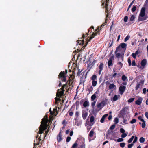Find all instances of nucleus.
Listing matches in <instances>:
<instances>
[{
	"label": "nucleus",
	"instance_id": "24",
	"mask_svg": "<svg viewBox=\"0 0 148 148\" xmlns=\"http://www.w3.org/2000/svg\"><path fill=\"white\" fill-rule=\"evenodd\" d=\"M97 35L95 33H93V34L91 36L90 38H89L90 39H89V40L87 42V43H88V42L89 41H90V40H91V39H92L94 37Z\"/></svg>",
	"mask_w": 148,
	"mask_h": 148
},
{
	"label": "nucleus",
	"instance_id": "22",
	"mask_svg": "<svg viewBox=\"0 0 148 148\" xmlns=\"http://www.w3.org/2000/svg\"><path fill=\"white\" fill-rule=\"evenodd\" d=\"M60 134L61 132H60L59 134L57 136V140L59 142L61 141L62 140L61 135Z\"/></svg>",
	"mask_w": 148,
	"mask_h": 148
},
{
	"label": "nucleus",
	"instance_id": "10",
	"mask_svg": "<svg viewBox=\"0 0 148 148\" xmlns=\"http://www.w3.org/2000/svg\"><path fill=\"white\" fill-rule=\"evenodd\" d=\"M99 91L97 90L91 97V99L92 101H93L97 97V95L98 94Z\"/></svg>",
	"mask_w": 148,
	"mask_h": 148
},
{
	"label": "nucleus",
	"instance_id": "38",
	"mask_svg": "<svg viewBox=\"0 0 148 148\" xmlns=\"http://www.w3.org/2000/svg\"><path fill=\"white\" fill-rule=\"evenodd\" d=\"M125 144L124 143H121L120 144V146L122 148L124 147L125 146Z\"/></svg>",
	"mask_w": 148,
	"mask_h": 148
},
{
	"label": "nucleus",
	"instance_id": "34",
	"mask_svg": "<svg viewBox=\"0 0 148 148\" xmlns=\"http://www.w3.org/2000/svg\"><path fill=\"white\" fill-rule=\"evenodd\" d=\"M130 38V36L129 35H127L125 38L124 41L126 42L127 40H128Z\"/></svg>",
	"mask_w": 148,
	"mask_h": 148
},
{
	"label": "nucleus",
	"instance_id": "61",
	"mask_svg": "<svg viewBox=\"0 0 148 148\" xmlns=\"http://www.w3.org/2000/svg\"><path fill=\"white\" fill-rule=\"evenodd\" d=\"M73 113L72 112H69V114L70 116H71L73 115Z\"/></svg>",
	"mask_w": 148,
	"mask_h": 148
},
{
	"label": "nucleus",
	"instance_id": "21",
	"mask_svg": "<svg viewBox=\"0 0 148 148\" xmlns=\"http://www.w3.org/2000/svg\"><path fill=\"white\" fill-rule=\"evenodd\" d=\"M119 46L122 49H125L127 45L125 43H121Z\"/></svg>",
	"mask_w": 148,
	"mask_h": 148
},
{
	"label": "nucleus",
	"instance_id": "41",
	"mask_svg": "<svg viewBox=\"0 0 148 148\" xmlns=\"http://www.w3.org/2000/svg\"><path fill=\"white\" fill-rule=\"evenodd\" d=\"M143 123L142 124V127L143 128H144L145 126V121H142Z\"/></svg>",
	"mask_w": 148,
	"mask_h": 148
},
{
	"label": "nucleus",
	"instance_id": "44",
	"mask_svg": "<svg viewBox=\"0 0 148 148\" xmlns=\"http://www.w3.org/2000/svg\"><path fill=\"white\" fill-rule=\"evenodd\" d=\"M128 62L129 64V66H130L131 65V60L130 58H128Z\"/></svg>",
	"mask_w": 148,
	"mask_h": 148
},
{
	"label": "nucleus",
	"instance_id": "36",
	"mask_svg": "<svg viewBox=\"0 0 148 148\" xmlns=\"http://www.w3.org/2000/svg\"><path fill=\"white\" fill-rule=\"evenodd\" d=\"M135 18V16L134 15H132L131 16L130 18V21H133Z\"/></svg>",
	"mask_w": 148,
	"mask_h": 148
},
{
	"label": "nucleus",
	"instance_id": "18",
	"mask_svg": "<svg viewBox=\"0 0 148 148\" xmlns=\"http://www.w3.org/2000/svg\"><path fill=\"white\" fill-rule=\"evenodd\" d=\"M125 50L123 51L122 50V49L119 46L117 48L116 50L115 51V53L119 52H124Z\"/></svg>",
	"mask_w": 148,
	"mask_h": 148
},
{
	"label": "nucleus",
	"instance_id": "50",
	"mask_svg": "<svg viewBox=\"0 0 148 148\" xmlns=\"http://www.w3.org/2000/svg\"><path fill=\"white\" fill-rule=\"evenodd\" d=\"M96 101H95L93 102H92L91 103V106L92 107H94L95 106V105L96 103Z\"/></svg>",
	"mask_w": 148,
	"mask_h": 148
},
{
	"label": "nucleus",
	"instance_id": "14",
	"mask_svg": "<svg viewBox=\"0 0 148 148\" xmlns=\"http://www.w3.org/2000/svg\"><path fill=\"white\" fill-rule=\"evenodd\" d=\"M114 60V57L112 56L109 59L108 64L109 66H110L112 65V60Z\"/></svg>",
	"mask_w": 148,
	"mask_h": 148
},
{
	"label": "nucleus",
	"instance_id": "60",
	"mask_svg": "<svg viewBox=\"0 0 148 148\" xmlns=\"http://www.w3.org/2000/svg\"><path fill=\"white\" fill-rule=\"evenodd\" d=\"M146 89L145 88H144L143 89V93H144V94H145L146 92Z\"/></svg>",
	"mask_w": 148,
	"mask_h": 148
},
{
	"label": "nucleus",
	"instance_id": "12",
	"mask_svg": "<svg viewBox=\"0 0 148 148\" xmlns=\"http://www.w3.org/2000/svg\"><path fill=\"white\" fill-rule=\"evenodd\" d=\"M144 81H141L139 83H138L136 87V90H138L139 88H141L142 84H143Z\"/></svg>",
	"mask_w": 148,
	"mask_h": 148
},
{
	"label": "nucleus",
	"instance_id": "19",
	"mask_svg": "<svg viewBox=\"0 0 148 148\" xmlns=\"http://www.w3.org/2000/svg\"><path fill=\"white\" fill-rule=\"evenodd\" d=\"M142 101V99L141 97L139 98L136 101V104L137 105H140Z\"/></svg>",
	"mask_w": 148,
	"mask_h": 148
},
{
	"label": "nucleus",
	"instance_id": "46",
	"mask_svg": "<svg viewBox=\"0 0 148 148\" xmlns=\"http://www.w3.org/2000/svg\"><path fill=\"white\" fill-rule=\"evenodd\" d=\"M136 9V7L135 6H134L132 9V12H134Z\"/></svg>",
	"mask_w": 148,
	"mask_h": 148
},
{
	"label": "nucleus",
	"instance_id": "8",
	"mask_svg": "<svg viewBox=\"0 0 148 148\" xmlns=\"http://www.w3.org/2000/svg\"><path fill=\"white\" fill-rule=\"evenodd\" d=\"M109 0H103L102 1V5H104L105 4V8L106 9V11L108 10V2Z\"/></svg>",
	"mask_w": 148,
	"mask_h": 148
},
{
	"label": "nucleus",
	"instance_id": "6",
	"mask_svg": "<svg viewBox=\"0 0 148 148\" xmlns=\"http://www.w3.org/2000/svg\"><path fill=\"white\" fill-rule=\"evenodd\" d=\"M115 55L118 58H121L122 60H123L124 55V52H117L115 53Z\"/></svg>",
	"mask_w": 148,
	"mask_h": 148
},
{
	"label": "nucleus",
	"instance_id": "31",
	"mask_svg": "<svg viewBox=\"0 0 148 148\" xmlns=\"http://www.w3.org/2000/svg\"><path fill=\"white\" fill-rule=\"evenodd\" d=\"M134 138V136H132L131 138L128 140V143H131L133 141Z\"/></svg>",
	"mask_w": 148,
	"mask_h": 148
},
{
	"label": "nucleus",
	"instance_id": "17",
	"mask_svg": "<svg viewBox=\"0 0 148 148\" xmlns=\"http://www.w3.org/2000/svg\"><path fill=\"white\" fill-rule=\"evenodd\" d=\"M75 125L78 126H79L81 125L82 122L81 121H78L76 119H75Z\"/></svg>",
	"mask_w": 148,
	"mask_h": 148
},
{
	"label": "nucleus",
	"instance_id": "59",
	"mask_svg": "<svg viewBox=\"0 0 148 148\" xmlns=\"http://www.w3.org/2000/svg\"><path fill=\"white\" fill-rule=\"evenodd\" d=\"M135 65H136V64H135V61L134 60L132 61V66H135Z\"/></svg>",
	"mask_w": 148,
	"mask_h": 148
},
{
	"label": "nucleus",
	"instance_id": "3",
	"mask_svg": "<svg viewBox=\"0 0 148 148\" xmlns=\"http://www.w3.org/2000/svg\"><path fill=\"white\" fill-rule=\"evenodd\" d=\"M69 89L67 84V83L64 84L61 89V90L58 89V92L57 94V96L58 97H60L63 95L64 92L65 90H67Z\"/></svg>",
	"mask_w": 148,
	"mask_h": 148
},
{
	"label": "nucleus",
	"instance_id": "29",
	"mask_svg": "<svg viewBox=\"0 0 148 148\" xmlns=\"http://www.w3.org/2000/svg\"><path fill=\"white\" fill-rule=\"evenodd\" d=\"M127 79V77L123 75L122 77V80L123 81H125Z\"/></svg>",
	"mask_w": 148,
	"mask_h": 148
},
{
	"label": "nucleus",
	"instance_id": "43",
	"mask_svg": "<svg viewBox=\"0 0 148 148\" xmlns=\"http://www.w3.org/2000/svg\"><path fill=\"white\" fill-rule=\"evenodd\" d=\"M136 119H134L130 121V123L131 124L135 123L136 122Z\"/></svg>",
	"mask_w": 148,
	"mask_h": 148
},
{
	"label": "nucleus",
	"instance_id": "25",
	"mask_svg": "<svg viewBox=\"0 0 148 148\" xmlns=\"http://www.w3.org/2000/svg\"><path fill=\"white\" fill-rule=\"evenodd\" d=\"M95 133L94 131L92 130H91L89 134V136L90 137H92L93 136L94 134H95Z\"/></svg>",
	"mask_w": 148,
	"mask_h": 148
},
{
	"label": "nucleus",
	"instance_id": "20",
	"mask_svg": "<svg viewBox=\"0 0 148 148\" xmlns=\"http://www.w3.org/2000/svg\"><path fill=\"white\" fill-rule=\"evenodd\" d=\"M51 108H50L49 110V111L50 112V114H51V115H54L56 116L57 114L56 112V108H54L53 109V112H52L51 111Z\"/></svg>",
	"mask_w": 148,
	"mask_h": 148
},
{
	"label": "nucleus",
	"instance_id": "5",
	"mask_svg": "<svg viewBox=\"0 0 148 148\" xmlns=\"http://www.w3.org/2000/svg\"><path fill=\"white\" fill-rule=\"evenodd\" d=\"M67 70H66L65 73L61 72L60 73L59 75V78L61 79L63 82H65L66 80L65 75L67 73Z\"/></svg>",
	"mask_w": 148,
	"mask_h": 148
},
{
	"label": "nucleus",
	"instance_id": "23",
	"mask_svg": "<svg viewBox=\"0 0 148 148\" xmlns=\"http://www.w3.org/2000/svg\"><path fill=\"white\" fill-rule=\"evenodd\" d=\"M108 114H105L104 115H103V116H102L101 119L100 120V122L101 123H103V122L104 120H105V118L106 117L108 116Z\"/></svg>",
	"mask_w": 148,
	"mask_h": 148
},
{
	"label": "nucleus",
	"instance_id": "39",
	"mask_svg": "<svg viewBox=\"0 0 148 148\" xmlns=\"http://www.w3.org/2000/svg\"><path fill=\"white\" fill-rule=\"evenodd\" d=\"M134 99V98H131L129 99L127 101L128 102L131 103L133 102Z\"/></svg>",
	"mask_w": 148,
	"mask_h": 148
},
{
	"label": "nucleus",
	"instance_id": "40",
	"mask_svg": "<svg viewBox=\"0 0 148 148\" xmlns=\"http://www.w3.org/2000/svg\"><path fill=\"white\" fill-rule=\"evenodd\" d=\"M94 121V118L93 116H91L90 118V122L91 123L93 122Z\"/></svg>",
	"mask_w": 148,
	"mask_h": 148
},
{
	"label": "nucleus",
	"instance_id": "53",
	"mask_svg": "<svg viewBox=\"0 0 148 148\" xmlns=\"http://www.w3.org/2000/svg\"><path fill=\"white\" fill-rule=\"evenodd\" d=\"M115 125H112L110 127V130H113L114 129V128H115Z\"/></svg>",
	"mask_w": 148,
	"mask_h": 148
},
{
	"label": "nucleus",
	"instance_id": "7",
	"mask_svg": "<svg viewBox=\"0 0 148 148\" xmlns=\"http://www.w3.org/2000/svg\"><path fill=\"white\" fill-rule=\"evenodd\" d=\"M126 87L124 86H120L119 88L120 94L122 95L125 90Z\"/></svg>",
	"mask_w": 148,
	"mask_h": 148
},
{
	"label": "nucleus",
	"instance_id": "37",
	"mask_svg": "<svg viewBox=\"0 0 148 148\" xmlns=\"http://www.w3.org/2000/svg\"><path fill=\"white\" fill-rule=\"evenodd\" d=\"M114 121L115 124H116L118 123L119 122V119L117 118H115L114 119Z\"/></svg>",
	"mask_w": 148,
	"mask_h": 148
},
{
	"label": "nucleus",
	"instance_id": "1",
	"mask_svg": "<svg viewBox=\"0 0 148 148\" xmlns=\"http://www.w3.org/2000/svg\"><path fill=\"white\" fill-rule=\"evenodd\" d=\"M48 121L47 116L46 115L42 119V121L41 122V124L40 127L39 131V134H41L43 133L44 131L47 129V123Z\"/></svg>",
	"mask_w": 148,
	"mask_h": 148
},
{
	"label": "nucleus",
	"instance_id": "57",
	"mask_svg": "<svg viewBox=\"0 0 148 148\" xmlns=\"http://www.w3.org/2000/svg\"><path fill=\"white\" fill-rule=\"evenodd\" d=\"M146 117L148 119V112H146L145 113Z\"/></svg>",
	"mask_w": 148,
	"mask_h": 148
},
{
	"label": "nucleus",
	"instance_id": "15",
	"mask_svg": "<svg viewBox=\"0 0 148 148\" xmlns=\"http://www.w3.org/2000/svg\"><path fill=\"white\" fill-rule=\"evenodd\" d=\"M103 64L102 63H101L99 66V75L101 74L102 71L103 69Z\"/></svg>",
	"mask_w": 148,
	"mask_h": 148
},
{
	"label": "nucleus",
	"instance_id": "45",
	"mask_svg": "<svg viewBox=\"0 0 148 148\" xmlns=\"http://www.w3.org/2000/svg\"><path fill=\"white\" fill-rule=\"evenodd\" d=\"M134 143H132L129 144L128 145V148H131L134 145Z\"/></svg>",
	"mask_w": 148,
	"mask_h": 148
},
{
	"label": "nucleus",
	"instance_id": "32",
	"mask_svg": "<svg viewBox=\"0 0 148 148\" xmlns=\"http://www.w3.org/2000/svg\"><path fill=\"white\" fill-rule=\"evenodd\" d=\"M92 86L95 87V86L97 85V81L96 80L92 81Z\"/></svg>",
	"mask_w": 148,
	"mask_h": 148
},
{
	"label": "nucleus",
	"instance_id": "27",
	"mask_svg": "<svg viewBox=\"0 0 148 148\" xmlns=\"http://www.w3.org/2000/svg\"><path fill=\"white\" fill-rule=\"evenodd\" d=\"M91 79L92 81L96 80L97 76L96 75H93L91 78Z\"/></svg>",
	"mask_w": 148,
	"mask_h": 148
},
{
	"label": "nucleus",
	"instance_id": "42",
	"mask_svg": "<svg viewBox=\"0 0 148 148\" xmlns=\"http://www.w3.org/2000/svg\"><path fill=\"white\" fill-rule=\"evenodd\" d=\"M127 136V134L124 133H123V134H122V135L121 136V137L122 138H124L126 137Z\"/></svg>",
	"mask_w": 148,
	"mask_h": 148
},
{
	"label": "nucleus",
	"instance_id": "4",
	"mask_svg": "<svg viewBox=\"0 0 148 148\" xmlns=\"http://www.w3.org/2000/svg\"><path fill=\"white\" fill-rule=\"evenodd\" d=\"M106 84L108 86L109 90L113 91L116 89V86L113 83L110 84L108 81H107L106 82Z\"/></svg>",
	"mask_w": 148,
	"mask_h": 148
},
{
	"label": "nucleus",
	"instance_id": "63",
	"mask_svg": "<svg viewBox=\"0 0 148 148\" xmlns=\"http://www.w3.org/2000/svg\"><path fill=\"white\" fill-rule=\"evenodd\" d=\"M73 134V131H71V132L70 134V136H72Z\"/></svg>",
	"mask_w": 148,
	"mask_h": 148
},
{
	"label": "nucleus",
	"instance_id": "62",
	"mask_svg": "<svg viewBox=\"0 0 148 148\" xmlns=\"http://www.w3.org/2000/svg\"><path fill=\"white\" fill-rule=\"evenodd\" d=\"M112 118V116L111 115H109V116L108 117V119L109 120H111Z\"/></svg>",
	"mask_w": 148,
	"mask_h": 148
},
{
	"label": "nucleus",
	"instance_id": "16",
	"mask_svg": "<svg viewBox=\"0 0 148 148\" xmlns=\"http://www.w3.org/2000/svg\"><path fill=\"white\" fill-rule=\"evenodd\" d=\"M147 64V60L145 59H143L141 63V66L143 68H144Z\"/></svg>",
	"mask_w": 148,
	"mask_h": 148
},
{
	"label": "nucleus",
	"instance_id": "11",
	"mask_svg": "<svg viewBox=\"0 0 148 148\" xmlns=\"http://www.w3.org/2000/svg\"><path fill=\"white\" fill-rule=\"evenodd\" d=\"M120 97L119 95H116L113 97L111 98V100L112 101H117Z\"/></svg>",
	"mask_w": 148,
	"mask_h": 148
},
{
	"label": "nucleus",
	"instance_id": "47",
	"mask_svg": "<svg viewBox=\"0 0 148 148\" xmlns=\"http://www.w3.org/2000/svg\"><path fill=\"white\" fill-rule=\"evenodd\" d=\"M123 141V139L122 138H119L117 140V141L118 142H122Z\"/></svg>",
	"mask_w": 148,
	"mask_h": 148
},
{
	"label": "nucleus",
	"instance_id": "13",
	"mask_svg": "<svg viewBox=\"0 0 148 148\" xmlns=\"http://www.w3.org/2000/svg\"><path fill=\"white\" fill-rule=\"evenodd\" d=\"M88 115V113L85 110L82 111V117L84 120H85Z\"/></svg>",
	"mask_w": 148,
	"mask_h": 148
},
{
	"label": "nucleus",
	"instance_id": "54",
	"mask_svg": "<svg viewBox=\"0 0 148 148\" xmlns=\"http://www.w3.org/2000/svg\"><path fill=\"white\" fill-rule=\"evenodd\" d=\"M120 131L122 133H124L125 132V130L123 128H121L120 130Z\"/></svg>",
	"mask_w": 148,
	"mask_h": 148
},
{
	"label": "nucleus",
	"instance_id": "26",
	"mask_svg": "<svg viewBox=\"0 0 148 148\" xmlns=\"http://www.w3.org/2000/svg\"><path fill=\"white\" fill-rule=\"evenodd\" d=\"M89 105V103L87 101H85L83 103V106L85 107H86L88 106Z\"/></svg>",
	"mask_w": 148,
	"mask_h": 148
},
{
	"label": "nucleus",
	"instance_id": "52",
	"mask_svg": "<svg viewBox=\"0 0 148 148\" xmlns=\"http://www.w3.org/2000/svg\"><path fill=\"white\" fill-rule=\"evenodd\" d=\"M134 0H133L132 1L130 5H129V6L128 7V8L127 9V11H128L129 9L130 8V7H131V6L133 4V3H134Z\"/></svg>",
	"mask_w": 148,
	"mask_h": 148
},
{
	"label": "nucleus",
	"instance_id": "2",
	"mask_svg": "<svg viewBox=\"0 0 148 148\" xmlns=\"http://www.w3.org/2000/svg\"><path fill=\"white\" fill-rule=\"evenodd\" d=\"M145 8L144 7L142 8L140 13L138 16V21H141L146 19V18L144 16L145 14Z\"/></svg>",
	"mask_w": 148,
	"mask_h": 148
},
{
	"label": "nucleus",
	"instance_id": "48",
	"mask_svg": "<svg viewBox=\"0 0 148 148\" xmlns=\"http://www.w3.org/2000/svg\"><path fill=\"white\" fill-rule=\"evenodd\" d=\"M134 137H135V138H134V140L133 142V143H134L136 142L137 140V139H138L137 137L136 136L135 137L134 136Z\"/></svg>",
	"mask_w": 148,
	"mask_h": 148
},
{
	"label": "nucleus",
	"instance_id": "56",
	"mask_svg": "<svg viewBox=\"0 0 148 148\" xmlns=\"http://www.w3.org/2000/svg\"><path fill=\"white\" fill-rule=\"evenodd\" d=\"M123 123L125 124L127 123V121L126 119H123Z\"/></svg>",
	"mask_w": 148,
	"mask_h": 148
},
{
	"label": "nucleus",
	"instance_id": "58",
	"mask_svg": "<svg viewBox=\"0 0 148 148\" xmlns=\"http://www.w3.org/2000/svg\"><path fill=\"white\" fill-rule=\"evenodd\" d=\"M132 56L133 57V58L134 59H135L136 58V54L135 53H133L132 54Z\"/></svg>",
	"mask_w": 148,
	"mask_h": 148
},
{
	"label": "nucleus",
	"instance_id": "28",
	"mask_svg": "<svg viewBox=\"0 0 148 148\" xmlns=\"http://www.w3.org/2000/svg\"><path fill=\"white\" fill-rule=\"evenodd\" d=\"M78 146L77 143L76 142L72 146L71 148H76Z\"/></svg>",
	"mask_w": 148,
	"mask_h": 148
},
{
	"label": "nucleus",
	"instance_id": "51",
	"mask_svg": "<svg viewBox=\"0 0 148 148\" xmlns=\"http://www.w3.org/2000/svg\"><path fill=\"white\" fill-rule=\"evenodd\" d=\"M71 138L70 137H67L66 139V141L67 142H69L71 140Z\"/></svg>",
	"mask_w": 148,
	"mask_h": 148
},
{
	"label": "nucleus",
	"instance_id": "33",
	"mask_svg": "<svg viewBox=\"0 0 148 148\" xmlns=\"http://www.w3.org/2000/svg\"><path fill=\"white\" fill-rule=\"evenodd\" d=\"M143 116H139L138 117V119L140 120L142 122L144 121V120L143 119Z\"/></svg>",
	"mask_w": 148,
	"mask_h": 148
},
{
	"label": "nucleus",
	"instance_id": "30",
	"mask_svg": "<svg viewBox=\"0 0 148 148\" xmlns=\"http://www.w3.org/2000/svg\"><path fill=\"white\" fill-rule=\"evenodd\" d=\"M117 64L118 65L119 68L120 69L122 67L123 64L121 62H119L117 63Z\"/></svg>",
	"mask_w": 148,
	"mask_h": 148
},
{
	"label": "nucleus",
	"instance_id": "49",
	"mask_svg": "<svg viewBox=\"0 0 148 148\" xmlns=\"http://www.w3.org/2000/svg\"><path fill=\"white\" fill-rule=\"evenodd\" d=\"M128 17L127 16H125L124 18V21L125 22H127V21Z\"/></svg>",
	"mask_w": 148,
	"mask_h": 148
},
{
	"label": "nucleus",
	"instance_id": "9",
	"mask_svg": "<svg viewBox=\"0 0 148 148\" xmlns=\"http://www.w3.org/2000/svg\"><path fill=\"white\" fill-rule=\"evenodd\" d=\"M105 105V102L102 101L99 103L97 106V108L99 109V110H100Z\"/></svg>",
	"mask_w": 148,
	"mask_h": 148
},
{
	"label": "nucleus",
	"instance_id": "64",
	"mask_svg": "<svg viewBox=\"0 0 148 148\" xmlns=\"http://www.w3.org/2000/svg\"><path fill=\"white\" fill-rule=\"evenodd\" d=\"M69 130H67L66 132V133L67 134H68L69 133Z\"/></svg>",
	"mask_w": 148,
	"mask_h": 148
},
{
	"label": "nucleus",
	"instance_id": "55",
	"mask_svg": "<svg viewBox=\"0 0 148 148\" xmlns=\"http://www.w3.org/2000/svg\"><path fill=\"white\" fill-rule=\"evenodd\" d=\"M79 112L78 111H77L75 114V116L77 117H78L79 115Z\"/></svg>",
	"mask_w": 148,
	"mask_h": 148
},
{
	"label": "nucleus",
	"instance_id": "35",
	"mask_svg": "<svg viewBox=\"0 0 148 148\" xmlns=\"http://www.w3.org/2000/svg\"><path fill=\"white\" fill-rule=\"evenodd\" d=\"M139 141L140 143H143L145 141V138L143 137H141L140 138Z\"/></svg>",
	"mask_w": 148,
	"mask_h": 148
}]
</instances>
